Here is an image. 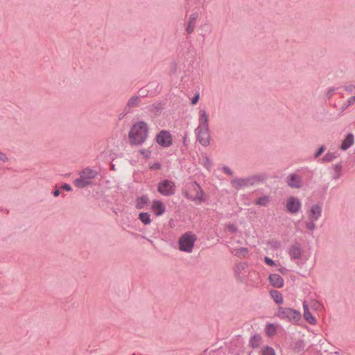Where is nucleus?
<instances>
[{
    "label": "nucleus",
    "instance_id": "obj_48",
    "mask_svg": "<svg viewBox=\"0 0 355 355\" xmlns=\"http://www.w3.org/2000/svg\"><path fill=\"white\" fill-rule=\"evenodd\" d=\"M269 331H272V329H268L267 334H269Z\"/></svg>",
    "mask_w": 355,
    "mask_h": 355
},
{
    "label": "nucleus",
    "instance_id": "obj_46",
    "mask_svg": "<svg viewBox=\"0 0 355 355\" xmlns=\"http://www.w3.org/2000/svg\"><path fill=\"white\" fill-rule=\"evenodd\" d=\"M206 161H207V162H209V159L208 157H206Z\"/></svg>",
    "mask_w": 355,
    "mask_h": 355
},
{
    "label": "nucleus",
    "instance_id": "obj_34",
    "mask_svg": "<svg viewBox=\"0 0 355 355\" xmlns=\"http://www.w3.org/2000/svg\"><path fill=\"white\" fill-rule=\"evenodd\" d=\"M8 159H9L8 156L5 153L0 151V162H6L8 161Z\"/></svg>",
    "mask_w": 355,
    "mask_h": 355
},
{
    "label": "nucleus",
    "instance_id": "obj_33",
    "mask_svg": "<svg viewBox=\"0 0 355 355\" xmlns=\"http://www.w3.org/2000/svg\"><path fill=\"white\" fill-rule=\"evenodd\" d=\"M325 150L324 146H321L315 154V157L318 158Z\"/></svg>",
    "mask_w": 355,
    "mask_h": 355
},
{
    "label": "nucleus",
    "instance_id": "obj_9",
    "mask_svg": "<svg viewBox=\"0 0 355 355\" xmlns=\"http://www.w3.org/2000/svg\"><path fill=\"white\" fill-rule=\"evenodd\" d=\"M286 207L288 212L296 214L301 208V202L297 198L291 196L288 198Z\"/></svg>",
    "mask_w": 355,
    "mask_h": 355
},
{
    "label": "nucleus",
    "instance_id": "obj_10",
    "mask_svg": "<svg viewBox=\"0 0 355 355\" xmlns=\"http://www.w3.org/2000/svg\"><path fill=\"white\" fill-rule=\"evenodd\" d=\"M302 249L300 243H295L290 246L288 254L292 259H300L302 254Z\"/></svg>",
    "mask_w": 355,
    "mask_h": 355
},
{
    "label": "nucleus",
    "instance_id": "obj_14",
    "mask_svg": "<svg viewBox=\"0 0 355 355\" xmlns=\"http://www.w3.org/2000/svg\"><path fill=\"white\" fill-rule=\"evenodd\" d=\"M303 308H304V318L311 324H315L316 323V319L313 315L311 313L308 304L306 302H303Z\"/></svg>",
    "mask_w": 355,
    "mask_h": 355
},
{
    "label": "nucleus",
    "instance_id": "obj_45",
    "mask_svg": "<svg viewBox=\"0 0 355 355\" xmlns=\"http://www.w3.org/2000/svg\"><path fill=\"white\" fill-rule=\"evenodd\" d=\"M60 190H59V189H56V190H55V191H53V196H54L55 197H58V196L60 195Z\"/></svg>",
    "mask_w": 355,
    "mask_h": 355
},
{
    "label": "nucleus",
    "instance_id": "obj_23",
    "mask_svg": "<svg viewBox=\"0 0 355 355\" xmlns=\"http://www.w3.org/2000/svg\"><path fill=\"white\" fill-rule=\"evenodd\" d=\"M261 337L260 335H254L253 336H252L250 338V345L252 347V348H257L258 347H259L260 344H261Z\"/></svg>",
    "mask_w": 355,
    "mask_h": 355
},
{
    "label": "nucleus",
    "instance_id": "obj_16",
    "mask_svg": "<svg viewBox=\"0 0 355 355\" xmlns=\"http://www.w3.org/2000/svg\"><path fill=\"white\" fill-rule=\"evenodd\" d=\"M97 175V172L94 170L86 168L80 172V176L81 178L90 180L94 179Z\"/></svg>",
    "mask_w": 355,
    "mask_h": 355
},
{
    "label": "nucleus",
    "instance_id": "obj_1",
    "mask_svg": "<svg viewBox=\"0 0 355 355\" xmlns=\"http://www.w3.org/2000/svg\"><path fill=\"white\" fill-rule=\"evenodd\" d=\"M148 135V126L144 121L135 123L130 128L128 133L131 145H141Z\"/></svg>",
    "mask_w": 355,
    "mask_h": 355
},
{
    "label": "nucleus",
    "instance_id": "obj_6",
    "mask_svg": "<svg viewBox=\"0 0 355 355\" xmlns=\"http://www.w3.org/2000/svg\"><path fill=\"white\" fill-rule=\"evenodd\" d=\"M175 183L168 180H164L159 182L157 186V191L162 195L168 196L175 193Z\"/></svg>",
    "mask_w": 355,
    "mask_h": 355
},
{
    "label": "nucleus",
    "instance_id": "obj_12",
    "mask_svg": "<svg viewBox=\"0 0 355 355\" xmlns=\"http://www.w3.org/2000/svg\"><path fill=\"white\" fill-rule=\"evenodd\" d=\"M288 185L291 188L300 189L302 187V178L295 173L290 174L288 177Z\"/></svg>",
    "mask_w": 355,
    "mask_h": 355
},
{
    "label": "nucleus",
    "instance_id": "obj_7",
    "mask_svg": "<svg viewBox=\"0 0 355 355\" xmlns=\"http://www.w3.org/2000/svg\"><path fill=\"white\" fill-rule=\"evenodd\" d=\"M156 141L162 147H169L172 144L171 135L166 130H162L157 135Z\"/></svg>",
    "mask_w": 355,
    "mask_h": 355
},
{
    "label": "nucleus",
    "instance_id": "obj_40",
    "mask_svg": "<svg viewBox=\"0 0 355 355\" xmlns=\"http://www.w3.org/2000/svg\"><path fill=\"white\" fill-rule=\"evenodd\" d=\"M62 189H64L67 191H71V187L69 184H64L62 186Z\"/></svg>",
    "mask_w": 355,
    "mask_h": 355
},
{
    "label": "nucleus",
    "instance_id": "obj_37",
    "mask_svg": "<svg viewBox=\"0 0 355 355\" xmlns=\"http://www.w3.org/2000/svg\"><path fill=\"white\" fill-rule=\"evenodd\" d=\"M130 112H126V107H125L123 111L120 113L118 116V119L119 120H121L123 119V117L128 113H130Z\"/></svg>",
    "mask_w": 355,
    "mask_h": 355
},
{
    "label": "nucleus",
    "instance_id": "obj_22",
    "mask_svg": "<svg viewBox=\"0 0 355 355\" xmlns=\"http://www.w3.org/2000/svg\"><path fill=\"white\" fill-rule=\"evenodd\" d=\"M74 184L78 188H85L91 184V181L88 180L87 179L83 178H81V176H80L79 178L76 179L74 181Z\"/></svg>",
    "mask_w": 355,
    "mask_h": 355
},
{
    "label": "nucleus",
    "instance_id": "obj_11",
    "mask_svg": "<svg viewBox=\"0 0 355 355\" xmlns=\"http://www.w3.org/2000/svg\"><path fill=\"white\" fill-rule=\"evenodd\" d=\"M322 207L318 204L313 205L309 211V220H317L321 216Z\"/></svg>",
    "mask_w": 355,
    "mask_h": 355
},
{
    "label": "nucleus",
    "instance_id": "obj_47",
    "mask_svg": "<svg viewBox=\"0 0 355 355\" xmlns=\"http://www.w3.org/2000/svg\"><path fill=\"white\" fill-rule=\"evenodd\" d=\"M269 331H272V329H268L267 334H269Z\"/></svg>",
    "mask_w": 355,
    "mask_h": 355
},
{
    "label": "nucleus",
    "instance_id": "obj_38",
    "mask_svg": "<svg viewBox=\"0 0 355 355\" xmlns=\"http://www.w3.org/2000/svg\"><path fill=\"white\" fill-rule=\"evenodd\" d=\"M227 227H228V230H229L230 232H233V233H235V232H237V228H236V226H235L234 225H233V224H230V225H229Z\"/></svg>",
    "mask_w": 355,
    "mask_h": 355
},
{
    "label": "nucleus",
    "instance_id": "obj_32",
    "mask_svg": "<svg viewBox=\"0 0 355 355\" xmlns=\"http://www.w3.org/2000/svg\"><path fill=\"white\" fill-rule=\"evenodd\" d=\"M315 220H309V221H307V222L306 223V227L309 230H310L313 231V230H315V223H314V222H315Z\"/></svg>",
    "mask_w": 355,
    "mask_h": 355
},
{
    "label": "nucleus",
    "instance_id": "obj_8",
    "mask_svg": "<svg viewBox=\"0 0 355 355\" xmlns=\"http://www.w3.org/2000/svg\"><path fill=\"white\" fill-rule=\"evenodd\" d=\"M196 133L198 141L204 146H207L210 143V135L209 128H197Z\"/></svg>",
    "mask_w": 355,
    "mask_h": 355
},
{
    "label": "nucleus",
    "instance_id": "obj_29",
    "mask_svg": "<svg viewBox=\"0 0 355 355\" xmlns=\"http://www.w3.org/2000/svg\"><path fill=\"white\" fill-rule=\"evenodd\" d=\"M261 355H275V352L272 347L266 346L262 349Z\"/></svg>",
    "mask_w": 355,
    "mask_h": 355
},
{
    "label": "nucleus",
    "instance_id": "obj_43",
    "mask_svg": "<svg viewBox=\"0 0 355 355\" xmlns=\"http://www.w3.org/2000/svg\"><path fill=\"white\" fill-rule=\"evenodd\" d=\"M335 89L331 88V89H329L327 93V97L329 98L332 96L334 92Z\"/></svg>",
    "mask_w": 355,
    "mask_h": 355
},
{
    "label": "nucleus",
    "instance_id": "obj_4",
    "mask_svg": "<svg viewBox=\"0 0 355 355\" xmlns=\"http://www.w3.org/2000/svg\"><path fill=\"white\" fill-rule=\"evenodd\" d=\"M196 236L191 232H186L179 239V249L186 252H191L193 248Z\"/></svg>",
    "mask_w": 355,
    "mask_h": 355
},
{
    "label": "nucleus",
    "instance_id": "obj_24",
    "mask_svg": "<svg viewBox=\"0 0 355 355\" xmlns=\"http://www.w3.org/2000/svg\"><path fill=\"white\" fill-rule=\"evenodd\" d=\"M270 295L277 304H279L283 302L282 295L279 291L276 290L271 291Z\"/></svg>",
    "mask_w": 355,
    "mask_h": 355
},
{
    "label": "nucleus",
    "instance_id": "obj_3",
    "mask_svg": "<svg viewBox=\"0 0 355 355\" xmlns=\"http://www.w3.org/2000/svg\"><path fill=\"white\" fill-rule=\"evenodd\" d=\"M185 197L200 204L205 201V193L197 182H192L188 191L184 193Z\"/></svg>",
    "mask_w": 355,
    "mask_h": 355
},
{
    "label": "nucleus",
    "instance_id": "obj_31",
    "mask_svg": "<svg viewBox=\"0 0 355 355\" xmlns=\"http://www.w3.org/2000/svg\"><path fill=\"white\" fill-rule=\"evenodd\" d=\"M269 202V198L268 196H262L257 199L256 201V204L261 206H266Z\"/></svg>",
    "mask_w": 355,
    "mask_h": 355
},
{
    "label": "nucleus",
    "instance_id": "obj_28",
    "mask_svg": "<svg viewBox=\"0 0 355 355\" xmlns=\"http://www.w3.org/2000/svg\"><path fill=\"white\" fill-rule=\"evenodd\" d=\"M334 174L333 175V178L336 180L340 176L342 165L340 164L334 165Z\"/></svg>",
    "mask_w": 355,
    "mask_h": 355
},
{
    "label": "nucleus",
    "instance_id": "obj_36",
    "mask_svg": "<svg viewBox=\"0 0 355 355\" xmlns=\"http://www.w3.org/2000/svg\"><path fill=\"white\" fill-rule=\"evenodd\" d=\"M264 261H265V262H266L268 265H269V266H275V265H276V264H275V263L274 262V261H273V260H272L271 259H270V258H269V257H266L264 258Z\"/></svg>",
    "mask_w": 355,
    "mask_h": 355
},
{
    "label": "nucleus",
    "instance_id": "obj_44",
    "mask_svg": "<svg viewBox=\"0 0 355 355\" xmlns=\"http://www.w3.org/2000/svg\"><path fill=\"white\" fill-rule=\"evenodd\" d=\"M161 167V165L159 163L157 162L153 164V166L151 167L154 169H159Z\"/></svg>",
    "mask_w": 355,
    "mask_h": 355
},
{
    "label": "nucleus",
    "instance_id": "obj_35",
    "mask_svg": "<svg viewBox=\"0 0 355 355\" xmlns=\"http://www.w3.org/2000/svg\"><path fill=\"white\" fill-rule=\"evenodd\" d=\"M345 89L347 92H349L350 93H352L355 91V85H349L345 87Z\"/></svg>",
    "mask_w": 355,
    "mask_h": 355
},
{
    "label": "nucleus",
    "instance_id": "obj_27",
    "mask_svg": "<svg viewBox=\"0 0 355 355\" xmlns=\"http://www.w3.org/2000/svg\"><path fill=\"white\" fill-rule=\"evenodd\" d=\"M304 347V343L302 340H297L293 345V350L296 353L300 352Z\"/></svg>",
    "mask_w": 355,
    "mask_h": 355
},
{
    "label": "nucleus",
    "instance_id": "obj_49",
    "mask_svg": "<svg viewBox=\"0 0 355 355\" xmlns=\"http://www.w3.org/2000/svg\"><path fill=\"white\" fill-rule=\"evenodd\" d=\"M269 331H272V329H268L267 334H269Z\"/></svg>",
    "mask_w": 355,
    "mask_h": 355
},
{
    "label": "nucleus",
    "instance_id": "obj_30",
    "mask_svg": "<svg viewBox=\"0 0 355 355\" xmlns=\"http://www.w3.org/2000/svg\"><path fill=\"white\" fill-rule=\"evenodd\" d=\"M336 155L335 153L328 152L325 154V155L322 158L323 162H331L336 158Z\"/></svg>",
    "mask_w": 355,
    "mask_h": 355
},
{
    "label": "nucleus",
    "instance_id": "obj_26",
    "mask_svg": "<svg viewBox=\"0 0 355 355\" xmlns=\"http://www.w3.org/2000/svg\"><path fill=\"white\" fill-rule=\"evenodd\" d=\"M139 218L144 225H148L151 222L150 216L147 212L140 213L139 214Z\"/></svg>",
    "mask_w": 355,
    "mask_h": 355
},
{
    "label": "nucleus",
    "instance_id": "obj_25",
    "mask_svg": "<svg viewBox=\"0 0 355 355\" xmlns=\"http://www.w3.org/2000/svg\"><path fill=\"white\" fill-rule=\"evenodd\" d=\"M249 252V250L247 248H237V249H235L234 250V254L235 256L239 257V258H243V257H245V255Z\"/></svg>",
    "mask_w": 355,
    "mask_h": 355
},
{
    "label": "nucleus",
    "instance_id": "obj_17",
    "mask_svg": "<svg viewBox=\"0 0 355 355\" xmlns=\"http://www.w3.org/2000/svg\"><path fill=\"white\" fill-rule=\"evenodd\" d=\"M152 208L157 216H161L165 211V206L160 201H154Z\"/></svg>",
    "mask_w": 355,
    "mask_h": 355
},
{
    "label": "nucleus",
    "instance_id": "obj_19",
    "mask_svg": "<svg viewBox=\"0 0 355 355\" xmlns=\"http://www.w3.org/2000/svg\"><path fill=\"white\" fill-rule=\"evenodd\" d=\"M139 102H140V98L139 96H133L132 97H131L128 100V101L125 105L126 112H131L132 108L137 106Z\"/></svg>",
    "mask_w": 355,
    "mask_h": 355
},
{
    "label": "nucleus",
    "instance_id": "obj_39",
    "mask_svg": "<svg viewBox=\"0 0 355 355\" xmlns=\"http://www.w3.org/2000/svg\"><path fill=\"white\" fill-rule=\"evenodd\" d=\"M223 170L227 175H232V174H233L232 170L230 168H229L227 166H224L223 168Z\"/></svg>",
    "mask_w": 355,
    "mask_h": 355
},
{
    "label": "nucleus",
    "instance_id": "obj_18",
    "mask_svg": "<svg viewBox=\"0 0 355 355\" xmlns=\"http://www.w3.org/2000/svg\"><path fill=\"white\" fill-rule=\"evenodd\" d=\"M197 17H198V15L196 13H193L190 15L188 25L186 28L187 33L188 34H191L194 31Z\"/></svg>",
    "mask_w": 355,
    "mask_h": 355
},
{
    "label": "nucleus",
    "instance_id": "obj_15",
    "mask_svg": "<svg viewBox=\"0 0 355 355\" xmlns=\"http://www.w3.org/2000/svg\"><path fill=\"white\" fill-rule=\"evenodd\" d=\"M208 118L206 111L201 110L199 112V125L198 128H209Z\"/></svg>",
    "mask_w": 355,
    "mask_h": 355
},
{
    "label": "nucleus",
    "instance_id": "obj_13",
    "mask_svg": "<svg viewBox=\"0 0 355 355\" xmlns=\"http://www.w3.org/2000/svg\"><path fill=\"white\" fill-rule=\"evenodd\" d=\"M268 278L270 284L274 287L282 288L284 286V279L279 275L270 274Z\"/></svg>",
    "mask_w": 355,
    "mask_h": 355
},
{
    "label": "nucleus",
    "instance_id": "obj_5",
    "mask_svg": "<svg viewBox=\"0 0 355 355\" xmlns=\"http://www.w3.org/2000/svg\"><path fill=\"white\" fill-rule=\"evenodd\" d=\"M278 315L286 318L291 322H297L301 319L300 312L290 308L280 307L278 311Z\"/></svg>",
    "mask_w": 355,
    "mask_h": 355
},
{
    "label": "nucleus",
    "instance_id": "obj_2",
    "mask_svg": "<svg viewBox=\"0 0 355 355\" xmlns=\"http://www.w3.org/2000/svg\"><path fill=\"white\" fill-rule=\"evenodd\" d=\"M265 174H257L245 178H234L231 181L232 186L239 190L242 188L253 187L266 179Z\"/></svg>",
    "mask_w": 355,
    "mask_h": 355
},
{
    "label": "nucleus",
    "instance_id": "obj_21",
    "mask_svg": "<svg viewBox=\"0 0 355 355\" xmlns=\"http://www.w3.org/2000/svg\"><path fill=\"white\" fill-rule=\"evenodd\" d=\"M149 202V198L147 196H142L140 198H137L136 207L139 209H144L146 205H147Z\"/></svg>",
    "mask_w": 355,
    "mask_h": 355
},
{
    "label": "nucleus",
    "instance_id": "obj_41",
    "mask_svg": "<svg viewBox=\"0 0 355 355\" xmlns=\"http://www.w3.org/2000/svg\"><path fill=\"white\" fill-rule=\"evenodd\" d=\"M198 100H199V94H196L191 99V103L194 105V104L197 103Z\"/></svg>",
    "mask_w": 355,
    "mask_h": 355
},
{
    "label": "nucleus",
    "instance_id": "obj_42",
    "mask_svg": "<svg viewBox=\"0 0 355 355\" xmlns=\"http://www.w3.org/2000/svg\"><path fill=\"white\" fill-rule=\"evenodd\" d=\"M347 105H351L355 103V96L350 97L347 101Z\"/></svg>",
    "mask_w": 355,
    "mask_h": 355
},
{
    "label": "nucleus",
    "instance_id": "obj_20",
    "mask_svg": "<svg viewBox=\"0 0 355 355\" xmlns=\"http://www.w3.org/2000/svg\"><path fill=\"white\" fill-rule=\"evenodd\" d=\"M354 143V135L348 134L344 141H343L340 148L343 150L348 149Z\"/></svg>",
    "mask_w": 355,
    "mask_h": 355
}]
</instances>
